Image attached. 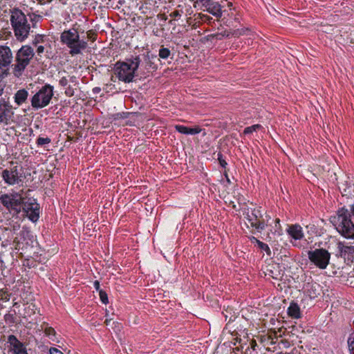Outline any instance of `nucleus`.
<instances>
[{"mask_svg":"<svg viewBox=\"0 0 354 354\" xmlns=\"http://www.w3.org/2000/svg\"><path fill=\"white\" fill-rule=\"evenodd\" d=\"M288 234L295 241L301 240L304 234L302 227L299 225H291L287 229Z\"/></svg>","mask_w":354,"mask_h":354,"instance_id":"obj_16","label":"nucleus"},{"mask_svg":"<svg viewBox=\"0 0 354 354\" xmlns=\"http://www.w3.org/2000/svg\"><path fill=\"white\" fill-rule=\"evenodd\" d=\"M6 76H7L6 75L0 73V96L3 94V89L5 87V85L3 83L2 80Z\"/></svg>","mask_w":354,"mask_h":354,"instance_id":"obj_32","label":"nucleus"},{"mask_svg":"<svg viewBox=\"0 0 354 354\" xmlns=\"http://www.w3.org/2000/svg\"><path fill=\"white\" fill-rule=\"evenodd\" d=\"M308 257L311 263L319 269H326L329 264L330 253L324 248H318L308 252Z\"/></svg>","mask_w":354,"mask_h":354,"instance_id":"obj_8","label":"nucleus"},{"mask_svg":"<svg viewBox=\"0 0 354 354\" xmlns=\"http://www.w3.org/2000/svg\"><path fill=\"white\" fill-rule=\"evenodd\" d=\"M201 128L198 126L193 128L187 127V134L195 135L201 133Z\"/></svg>","mask_w":354,"mask_h":354,"instance_id":"obj_27","label":"nucleus"},{"mask_svg":"<svg viewBox=\"0 0 354 354\" xmlns=\"http://www.w3.org/2000/svg\"><path fill=\"white\" fill-rule=\"evenodd\" d=\"M201 4L206 8L208 12L216 17L220 18L222 16L221 6L218 2H213L212 0H211L206 3L203 2Z\"/></svg>","mask_w":354,"mask_h":354,"instance_id":"obj_15","label":"nucleus"},{"mask_svg":"<svg viewBox=\"0 0 354 354\" xmlns=\"http://www.w3.org/2000/svg\"><path fill=\"white\" fill-rule=\"evenodd\" d=\"M10 22L17 39L20 41L25 40L30 30L26 15L21 10L14 8L11 11Z\"/></svg>","mask_w":354,"mask_h":354,"instance_id":"obj_3","label":"nucleus"},{"mask_svg":"<svg viewBox=\"0 0 354 354\" xmlns=\"http://www.w3.org/2000/svg\"><path fill=\"white\" fill-rule=\"evenodd\" d=\"M246 215L248 223L258 232H261L265 229L266 223L262 218V215L259 209H254L251 210L250 212L248 211Z\"/></svg>","mask_w":354,"mask_h":354,"instance_id":"obj_12","label":"nucleus"},{"mask_svg":"<svg viewBox=\"0 0 354 354\" xmlns=\"http://www.w3.org/2000/svg\"><path fill=\"white\" fill-rule=\"evenodd\" d=\"M21 209L32 222H37L39 218V205L32 198H23Z\"/></svg>","mask_w":354,"mask_h":354,"instance_id":"obj_9","label":"nucleus"},{"mask_svg":"<svg viewBox=\"0 0 354 354\" xmlns=\"http://www.w3.org/2000/svg\"><path fill=\"white\" fill-rule=\"evenodd\" d=\"M35 55L33 48L28 45L22 46L16 53L15 64L12 65V73L15 77L22 75L26 67Z\"/></svg>","mask_w":354,"mask_h":354,"instance_id":"obj_4","label":"nucleus"},{"mask_svg":"<svg viewBox=\"0 0 354 354\" xmlns=\"http://www.w3.org/2000/svg\"><path fill=\"white\" fill-rule=\"evenodd\" d=\"M140 57L142 61L139 70L142 75H147L148 73L157 69V64L155 63V60L157 58L156 55L147 51L146 53L140 55Z\"/></svg>","mask_w":354,"mask_h":354,"instance_id":"obj_11","label":"nucleus"},{"mask_svg":"<svg viewBox=\"0 0 354 354\" xmlns=\"http://www.w3.org/2000/svg\"><path fill=\"white\" fill-rule=\"evenodd\" d=\"M111 321V319H106V320L104 321V324L106 325H109V322Z\"/></svg>","mask_w":354,"mask_h":354,"instance_id":"obj_48","label":"nucleus"},{"mask_svg":"<svg viewBox=\"0 0 354 354\" xmlns=\"http://www.w3.org/2000/svg\"><path fill=\"white\" fill-rule=\"evenodd\" d=\"M65 94L68 97L73 96L75 94L74 88L72 86H68L65 90Z\"/></svg>","mask_w":354,"mask_h":354,"instance_id":"obj_34","label":"nucleus"},{"mask_svg":"<svg viewBox=\"0 0 354 354\" xmlns=\"http://www.w3.org/2000/svg\"><path fill=\"white\" fill-rule=\"evenodd\" d=\"M28 15L32 24V26L35 27V24L41 19V16L35 13H28Z\"/></svg>","mask_w":354,"mask_h":354,"instance_id":"obj_24","label":"nucleus"},{"mask_svg":"<svg viewBox=\"0 0 354 354\" xmlns=\"http://www.w3.org/2000/svg\"><path fill=\"white\" fill-rule=\"evenodd\" d=\"M257 244L258 247L261 250L265 251L268 256L271 255V250H270L269 246L266 243L261 242L260 241H257Z\"/></svg>","mask_w":354,"mask_h":354,"instance_id":"obj_22","label":"nucleus"},{"mask_svg":"<svg viewBox=\"0 0 354 354\" xmlns=\"http://www.w3.org/2000/svg\"><path fill=\"white\" fill-rule=\"evenodd\" d=\"M288 315L294 319H299L301 317L300 308L296 303H291L288 308Z\"/></svg>","mask_w":354,"mask_h":354,"instance_id":"obj_18","label":"nucleus"},{"mask_svg":"<svg viewBox=\"0 0 354 354\" xmlns=\"http://www.w3.org/2000/svg\"><path fill=\"white\" fill-rule=\"evenodd\" d=\"M0 261H1V262H2V261H1V260H0Z\"/></svg>","mask_w":354,"mask_h":354,"instance_id":"obj_55","label":"nucleus"},{"mask_svg":"<svg viewBox=\"0 0 354 354\" xmlns=\"http://www.w3.org/2000/svg\"><path fill=\"white\" fill-rule=\"evenodd\" d=\"M53 96V86L50 84L43 86L31 98V106L35 109L48 106Z\"/></svg>","mask_w":354,"mask_h":354,"instance_id":"obj_6","label":"nucleus"},{"mask_svg":"<svg viewBox=\"0 0 354 354\" xmlns=\"http://www.w3.org/2000/svg\"><path fill=\"white\" fill-rule=\"evenodd\" d=\"M349 188L350 187H348L346 185L344 184L339 186V189L342 191L343 195H347L348 194L350 193L349 191H347V189Z\"/></svg>","mask_w":354,"mask_h":354,"instance_id":"obj_35","label":"nucleus"},{"mask_svg":"<svg viewBox=\"0 0 354 354\" xmlns=\"http://www.w3.org/2000/svg\"><path fill=\"white\" fill-rule=\"evenodd\" d=\"M183 14L182 10H174V12H171L170 17L173 18L174 19H176L178 17H180Z\"/></svg>","mask_w":354,"mask_h":354,"instance_id":"obj_33","label":"nucleus"},{"mask_svg":"<svg viewBox=\"0 0 354 354\" xmlns=\"http://www.w3.org/2000/svg\"><path fill=\"white\" fill-rule=\"evenodd\" d=\"M94 287L96 289V290H97L100 292V290H101V289H100V284L98 281H94Z\"/></svg>","mask_w":354,"mask_h":354,"instance_id":"obj_42","label":"nucleus"},{"mask_svg":"<svg viewBox=\"0 0 354 354\" xmlns=\"http://www.w3.org/2000/svg\"><path fill=\"white\" fill-rule=\"evenodd\" d=\"M20 228V224L15 222L13 224H10V230L12 233L15 234Z\"/></svg>","mask_w":354,"mask_h":354,"instance_id":"obj_29","label":"nucleus"},{"mask_svg":"<svg viewBox=\"0 0 354 354\" xmlns=\"http://www.w3.org/2000/svg\"><path fill=\"white\" fill-rule=\"evenodd\" d=\"M50 354H64L60 350L57 348L52 347L49 350Z\"/></svg>","mask_w":354,"mask_h":354,"instance_id":"obj_39","label":"nucleus"},{"mask_svg":"<svg viewBox=\"0 0 354 354\" xmlns=\"http://www.w3.org/2000/svg\"><path fill=\"white\" fill-rule=\"evenodd\" d=\"M8 351L12 354H28L25 344L14 335L8 336Z\"/></svg>","mask_w":354,"mask_h":354,"instance_id":"obj_14","label":"nucleus"},{"mask_svg":"<svg viewBox=\"0 0 354 354\" xmlns=\"http://www.w3.org/2000/svg\"><path fill=\"white\" fill-rule=\"evenodd\" d=\"M24 197L19 192L0 195V203L13 216H17L21 212Z\"/></svg>","mask_w":354,"mask_h":354,"instance_id":"obj_5","label":"nucleus"},{"mask_svg":"<svg viewBox=\"0 0 354 354\" xmlns=\"http://www.w3.org/2000/svg\"><path fill=\"white\" fill-rule=\"evenodd\" d=\"M4 319L6 322H9L10 323H15V317L12 314L7 313L4 316Z\"/></svg>","mask_w":354,"mask_h":354,"instance_id":"obj_36","label":"nucleus"},{"mask_svg":"<svg viewBox=\"0 0 354 354\" xmlns=\"http://www.w3.org/2000/svg\"><path fill=\"white\" fill-rule=\"evenodd\" d=\"M69 81H70L71 82H73V83H75V84H76V77H75V76H71V77H70Z\"/></svg>","mask_w":354,"mask_h":354,"instance_id":"obj_46","label":"nucleus"},{"mask_svg":"<svg viewBox=\"0 0 354 354\" xmlns=\"http://www.w3.org/2000/svg\"><path fill=\"white\" fill-rule=\"evenodd\" d=\"M285 354H290V353H285Z\"/></svg>","mask_w":354,"mask_h":354,"instance_id":"obj_54","label":"nucleus"},{"mask_svg":"<svg viewBox=\"0 0 354 354\" xmlns=\"http://www.w3.org/2000/svg\"><path fill=\"white\" fill-rule=\"evenodd\" d=\"M44 50V47L43 46H39L37 48V53L39 55L42 53Z\"/></svg>","mask_w":354,"mask_h":354,"instance_id":"obj_44","label":"nucleus"},{"mask_svg":"<svg viewBox=\"0 0 354 354\" xmlns=\"http://www.w3.org/2000/svg\"><path fill=\"white\" fill-rule=\"evenodd\" d=\"M17 306V303H15V304H14V306Z\"/></svg>","mask_w":354,"mask_h":354,"instance_id":"obj_52","label":"nucleus"},{"mask_svg":"<svg viewBox=\"0 0 354 354\" xmlns=\"http://www.w3.org/2000/svg\"><path fill=\"white\" fill-rule=\"evenodd\" d=\"M218 160L219 161V163H220L221 166L222 167L225 168L226 167V165H227V162H226V161L224 159H223L222 154H221V153L218 154Z\"/></svg>","mask_w":354,"mask_h":354,"instance_id":"obj_37","label":"nucleus"},{"mask_svg":"<svg viewBox=\"0 0 354 354\" xmlns=\"http://www.w3.org/2000/svg\"><path fill=\"white\" fill-rule=\"evenodd\" d=\"M95 90H96V91H98V90H100V88H95Z\"/></svg>","mask_w":354,"mask_h":354,"instance_id":"obj_51","label":"nucleus"},{"mask_svg":"<svg viewBox=\"0 0 354 354\" xmlns=\"http://www.w3.org/2000/svg\"><path fill=\"white\" fill-rule=\"evenodd\" d=\"M342 208H344L349 212L350 218H351V216H353L354 218V203L350 206V209L346 208L345 207H343ZM350 220L351 221V218H350Z\"/></svg>","mask_w":354,"mask_h":354,"instance_id":"obj_41","label":"nucleus"},{"mask_svg":"<svg viewBox=\"0 0 354 354\" xmlns=\"http://www.w3.org/2000/svg\"><path fill=\"white\" fill-rule=\"evenodd\" d=\"M14 56L10 47L0 45V73L8 75Z\"/></svg>","mask_w":354,"mask_h":354,"instance_id":"obj_10","label":"nucleus"},{"mask_svg":"<svg viewBox=\"0 0 354 354\" xmlns=\"http://www.w3.org/2000/svg\"><path fill=\"white\" fill-rule=\"evenodd\" d=\"M14 242H15V243H19V241L17 240V238H15V239H14Z\"/></svg>","mask_w":354,"mask_h":354,"instance_id":"obj_49","label":"nucleus"},{"mask_svg":"<svg viewBox=\"0 0 354 354\" xmlns=\"http://www.w3.org/2000/svg\"><path fill=\"white\" fill-rule=\"evenodd\" d=\"M60 41L69 48V54L71 56L82 54V51L88 47L87 41L80 39V32L76 28V24L61 33Z\"/></svg>","mask_w":354,"mask_h":354,"instance_id":"obj_2","label":"nucleus"},{"mask_svg":"<svg viewBox=\"0 0 354 354\" xmlns=\"http://www.w3.org/2000/svg\"><path fill=\"white\" fill-rule=\"evenodd\" d=\"M68 80L65 77H62L59 81V84L62 86H66L68 84Z\"/></svg>","mask_w":354,"mask_h":354,"instance_id":"obj_40","label":"nucleus"},{"mask_svg":"<svg viewBox=\"0 0 354 354\" xmlns=\"http://www.w3.org/2000/svg\"><path fill=\"white\" fill-rule=\"evenodd\" d=\"M50 142H51V140L48 137H46V138L39 137L37 140L36 143L38 146H43V145L49 144Z\"/></svg>","mask_w":354,"mask_h":354,"instance_id":"obj_25","label":"nucleus"},{"mask_svg":"<svg viewBox=\"0 0 354 354\" xmlns=\"http://www.w3.org/2000/svg\"><path fill=\"white\" fill-rule=\"evenodd\" d=\"M141 61L140 55H132L126 62H117L114 73L120 81L124 83L132 82L136 72L139 71Z\"/></svg>","mask_w":354,"mask_h":354,"instance_id":"obj_1","label":"nucleus"},{"mask_svg":"<svg viewBox=\"0 0 354 354\" xmlns=\"http://www.w3.org/2000/svg\"><path fill=\"white\" fill-rule=\"evenodd\" d=\"M175 129L180 133L187 134V127L183 125H176Z\"/></svg>","mask_w":354,"mask_h":354,"instance_id":"obj_30","label":"nucleus"},{"mask_svg":"<svg viewBox=\"0 0 354 354\" xmlns=\"http://www.w3.org/2000/svg\"><path fill=\"white\" fill-rule=\"evenodd\" d=\"M28 93L26 89H20L15 95V102L17 105L25 102L28 98Z\"/></svg>","mask_w":354,"mask_h":354,"instance_id":"obj_17","label":"nucleus"},{"mask_svg":"<svg viewBox=\"0 0 354 354\" xmlns=\"http://www.w3.org/2000/svg\"><path fill=\"white\" fill-rule=\"evenodd\" d=\"M99 295H100V300L103 304H108V302H109L108 296L105 291H104L103 290H100Z\"/></svg>","mask_w":354,"mask_h":354,"instance_id":"obj_26","label":"nucleus"},{"mask_svg":"<svg viewBox=\"0 0 354 354\" xmlns=\"http://www.w3.org/2000/svg\"><path fill=\"white\" fill-rule=\"evenodd\" d=\"M0 299L3 301H8L10 299V295L3 289L0 290Z\"/></svg>","mask_w":354,"mask_h":354,"instance_id":"obj_28","label":"nucleus"},{"mask_svg":"<svg viewBox=\"0 0 354 354\" xmlns=\"http://www.w3.org/2000/svg\"><path fill=\"white\" fill-rule=\"evenodd\" d=\"M261 128H262V126L261 124H254L250 127H246L243 131V133L244 134H250L254 131H257L261 129Z\"/></svg>","mask_w":354,"mask_h":354,"instance_id":"obj_21","label":"nucleus"},{"mask_svg":"<svg viewBox=\"0 0 354 354\" xmlns=\"http://www.w3.org/2000/svg\"><path fill=\"white\" fill-rule=\"evenodd\" d=\"M45 333L48 336H50V335H54L55 334V330L54 328H53L51 327H47L45 329Z\"/></svg>","mask_w":354,"mask_h":354,"instance_id":"obj_38","label":"nucleus"},{"mask_svg":"<svg viewBox=\"0 0 354 354\" xmlns=\"http://www.w3.org/2000/svg\"><path fill=\"white\" fill-rule=\"evenodd\" d=\"M4 183L8 185L23 184L25 176L21 166L12 165L3 169L1 174Z\"/></svg>","mask_w":354,"mask_h":354,"instance_id":"obj_7","label":"nucleus"},{"mask_svg":"<svg viewBox=\"0 0 354 354\" xmlns=\"http://www.w3.org/2000/svg\"><path fill=\"white\" fill-rule=\"evenodd\" d=\"M37 3L40 5H44L47 3H50L52 0H37Z\"/></svg>","mask_w":354,"mask_h":354,"instance_id":"obj_43","label":"nucleus"},{"mask_svg":"<svg viewBox=\"0 0 354 354\" xmlns=\"http://www.w3.org/2000/svg\"><path fill=\"white\" fill-rule=\"evenodd\" d=\"M95 90H96V91H98V90H100V88H95Z\"/></svg>","mask_w":354,"mask_h":354,"instance_id":"obj_50","label":"nucleus"},{"mask_svg":"<svg viewBox=\"0 0 354 354\" xmlns=\"http://www.w3.org/2000/svg\"><path fill=\"white\" fill-rule=\"evenodd\" d=\"M171 55V50L167 48L162 46L158 51V56L160 58L166 59L169 58Z\"/></svg>","mask_w":354,"mask_h":354,"instance_id":"obj_19","label":"nucleus"},{"mask_svg":"<svg viewBox=\"0 0 354 354\" xmlns=\"http://www.w3.org/2000/svg\"><path fill=\"white\" fill-rule=\"evenodd\" d=\"M233 32H224L223 34H221L223 37H234V35H232V33Z\"/></svg>","mask_w":354,"mask_h":354,"instance_id":"obj_45","label":"nucleus"},{"mask_svg":"<svg viewBox=\"0 0 354 354\" xmlns=\"http://www.w3.org/2000/svg\"><path fill=\"white\" fill-rule=\"evenodd\" d=\"M86 36L88 39L95 41L96 40V34L93 30H90L86 32Z\"/></svg>","mask_w":354,"mask_h":354,"instance_id":"obj_31","label":"nucleus"},{"mask_svg":"<svg viewBox=\"0 0 354 354\" xmlns=\"http://www.w3.org/2000/svg\"><path fill=\"white\" fill-rule=\"evenodd\" d=\"M252 243H257V241H259L257 238L252 236L251 239H250Z\"/></svg>","mask_w":354,"mask_h":354,"instance_id":"obj_47","label":"nucleus"},{"mask_svg":"<svg viewBox=\"0 0 354 354\" xmlns=\"http://www.w3.org/2000/svg\"><path fill=\"white\" fill-rule=\"evenodd\" d=\"M353 326H354V319H353Z\"/></svg>","mask_w":354,"mask_h":354,"instance_id":"obj_53","label":"nucleus"},{"mask_svg":"<svg viewBox=\"0 0 354 354\" xmlns=\"http://www.w3.org/2000/svg\"><path fill=\"white\" fill-rule=\"evenodd\" d=\"M250 30L248 28H241V29H236L233 31L232 33V35H234V37H239L241 35H247L248 32H250Z\"/></svg>","mask_w":354,"mask_h":354,"instance_id":"obj_23","label":"nucleus"},{"mask_svg":"<svg viewBox=\"0 0 354 354\" xmlns=\"http://www.w3.org/2000/svg\"><path fill=\"white\" fill-rule=\"evenodd\" d=\"M347 344L350 354H354V332L349 335L347 339Z\"/></svg>","mask_w":354,"mask_h":354,"instance_id":"obj_20","label":"nucleus"},{"mask_svg":"<svg viewBox=\"0 0 354 354\" xmlns=\"http://www.w3.org/2000/svg\"><path fill=\"white\" fill-rule=\"evenodd\" d=\"M14 111L12 106L4 100H0V124L7 125L12 120Z\"/></svg>","mask_w":354,"mask_h":354,"instance_id":"obj_13","label":"nucleus"}]
</instances>
